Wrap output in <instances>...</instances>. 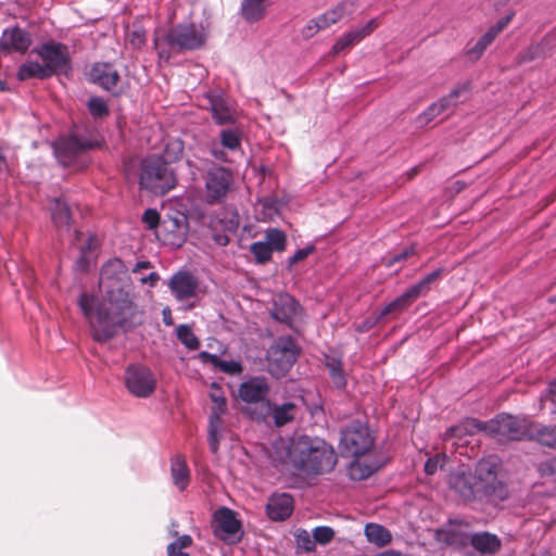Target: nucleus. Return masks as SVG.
Here are the masks:
<instances>
[{
	"mask_svg": "<svg viewBox=\"0 0 556 556\" xmlns=\"http://www.w3.org/2000/svg\"><path fill=\"white\" fill-rule=\"evenodd\" d=\"M93 303H94V298L92 295L83 293L79 296L78 305H79L80 309L83 311L84 316L89 320L90 324H91V321H93V316H94Z\"/></svg>",
	"mask_w": 556,
	"mask_h": 556,
	"instance_id": "obj_49",
	"label": "nucleus"
},
{
	"mask_svg": "<svg viewBox=\"0 0 556 556\" xmlns=\"http://www.w3.org/2000/svg\"><path fill=\"white\" fill-rule=\"evenodd\" d=\"M529 430L531 435L527 440H536L541 445L547 447L556 446V427L543 426L530 420Z\"/></svg>",
	"mask_w": 556,
	"mask_h": 556,
	"instance_id": "obj_28",
	"label": "nucleus"
},
{
	"mask_svg": "<svg viewBox=\"0 0 556 556\" xmlns=\"http://www.w3.org/2000/svg\"><path fill=\"white\" fill-rule=\"evenodd\" d=\"M90 76L93 83L111 92L114 97H119L124 92L121 75L110 63L96 64L91 68Z\"/></svg>",
	"mask_w": 556,
	"mask_h": 556,
	"instance_id": "obj_17",
	"label": "nucleus"
},
{
	"mask_svg": "<svg viewBox=\"0 0 556 556\" xmlns=\"http://www.w3.org/2000/svg\"><path fill=\"white\" fill-rule=\"evenodd\" d=\"M206 35L203 27L195 24H178L170 27L167 33L154 39V47L161 60L169 59L202 48Z\"/></svg>",
	"mask_w": 556,
	"mask_h": 556,
	"instance_id": "obj_2",
	"label": "nucleus"
},
{
	"mask_svg": "<svg viewBox=\"0 0 556 556\" xmlns=\"http://www.w3.org/2000/svg\"><path fill=\"white\" fill-rule=\"evenodd\" d=\"M325 365L334 387L341 390L344 389L346 387V378L341 358L336 356H326Z\"/></svg>",
	"mask_w": 556,
	"mask_h": 556,
	"instance_id": "obj_33",
	"label": "nucleus"
},
{
	"mask_svg": "<svg viewBox=\"0 0 556 556\" xmlns=\"http://www.w3.org/2000/svg\"><path fill=\"white\" fill-rule=\"evenodd\" d=\"M316 250V247L314 244H308L303 249H299L292 256H290L286 264V269L289 273L293 271V266L308 257L311 254H313Z\"/></svg>",
	"mask_w": 556,
	"mask_h": 556,
	"instance_id": "obj_46",
	"label": "nucleus"
},
{
	"mask_svg": "<svg viewBox=\"0 0 556 556\" xmlns=\"http://www.w3.org/2000/svg\"><path fill=\"white\" fill-rule=\"evenodd\" d=\"M442 275V269L438 268L432 273L425 276L415 285L407 288L401 295L396 296L393 301L387 304L380 312V316L383 317L394 312H402L410 306L419 296L426 295L431 285L439 280Z\"/></svg>",
	"mask_w": 556,
	"mask_h": 556,
	"instance_id": "obj_10",
	"label": "nucleus"
},
{
	"mask_svg": "<svg viewBox=\"0 0 556 556\" xmlns=\"http://www.w3.org/2000/svg\"><path fill=\"white\" fill-rule=\"evenodd\" d=\"M515 13L510 12L509 14L505 15L501 20H498L494 25H492L488 30L492 33L495 37L498 36L500 33L504 30V28L507 27V25L511 22L514 18Z\"/></svg>",
	"mask_w": 556,
	"mask_h": 556,
	"instance_id": "obj_54",
	"label": "nucleus"
},
{
	"mask_svg": "<svg viewBox=\"0 0 556 556\" xmlns=\"http://www.w3.org/2000/svg\"><path fill=\"white\" fill-rule=\"evenodd\" d=\"M269 384L264 377H252L240 384L239 397L248 404H257L260 408L251 412V417L255 420H265L269 416L270 401Z\"/></svg>",
	"mask_w": 556,
	"mask_h": 556,
	"instance_id": "obj_8",
	"label": "nucleus"
},
{
	"mask_svg": "<svg viewBox=\"0 0 556 556\" xmlns=\"http://www.w3.org/2000/svg\"><path fill=\"white\" fill-rule=\"evenodd\" d=\"M50 74L46 70L43 64H40L38 62H26L23 65H21L18 72H17V78L20 80H26L30 78H37L40 80H45L50 78Z\"/></svg>",
	"mask_w": 556,
	"mask_h": 556,
	"instance_id": "obj_35",
	"label": "nucleus"
},
{
	"mask_svg": "<svg viewBox=\"0 0 556 556\" xmlns=\"http://www.w3.org/2000/svg\"><path fill=\"white\" fill-rule=\"evenodd\" d=\"M413 253H414V250L412 248L410 249H405L401 253H397V254L391 256L389 260H387L386 265H387V267H391L395 263H399V262H402V261L406 260Z\"/></svg>",
	"mask_w": 556,
	"mask_h": 556,
	"instance_id": "obj_58",
	"label": "nucleus"
},
{
	"mask_svg": "<svg viewBox=\"0 0 556 556\" xmlns=\"http://www.w3.org/2000/svg\"><path fill=\"white\" fill-rule=\"evenodd\" d=\"M469 434V430L467 425H456L447 428L443 434V439L445 441L452 440L454 438L462 439L463 437Z\"/></svg>",
	"mask_w": 556,
	"mask_h": 556,
	"instance_id": "obj_51",
	"label": "nucleus"
},
{
	"mask_svg": "<svg viewBox=\"0 0 556 556\" xmlns=\"http://www.w3.org/2000/svg\"><path fill=\"white\" fill-rule=\"evenodd\" d=\"M123 324L124 319L114 312L113 303H102L97 307L91 321L92 337L98 342H106L116 334V327Z\"/></svg>",
	"mask_w": 556,
	"mask_h": 556,
	"instance_id": "obj_11",
	"label": "nucleus"
},
{
	"mask_svg": "<svg viewBox=\"0 0 556 556\" xmlns=\"http://www.w3.org/2000/svg\"><path fill=\"white\" fill-rule=\"evenodd\" d=\"M435 538L438 541L446 544H452L454 542V534L445 529L437 530Z\"/></svg>",
	"mask_w": 556,
	"mask_h": 556,
	"instance_id": "obj_62",
	"label": "nucleus"
},
{
	"mask_svg": "<svg viewBox=\"0 0 556 556\" xmlns=\"http://www.w3.org/2000/svg\"><path fill=\"white\" fill-rule=\"evenodd\" d=\"M529 424L527 418L500 414L488 422H475L473 426L506 440L521 441L531 435Z\"/></svg>",
	"mask_w": 556,
	"mask_h": 556,
	"instance_id": "obj_7",
	"label": "nucleus"
},
{
	"mask_svg": "<svg viewBox=\"0 0 556 556\" xmlns=\"http://www.w3.org/2000/svg\"><path fill=\"white\" fill-rule=\"evenodd\" d=\"M496 37L490 33L489 30L483 34L479 40L471 47L466 50V55L471 60H479L486 48L494 41Z\"/></svg>",
	"mask_w": 556,
	"mask_h": 556,
	"instance_id": "obj_39",
	"label": "nucleus"
},
{
	"mask_svg": "<svg viewBox=\"0 0 556 556\" xmlns=\"http://www.w3.org/2000/svg\"><path fill=\"white\" fill-rule=\"evenodd\" d=\"M312 21H315V26H316L315 28H316L317 33L321 29H326V28L330 27V25L327 21V17H325L324 14H320L317 17L312 18Z\"/></svg>",
	"mask_w": 556,
	"mask_h": 556,
	"instance_id": "obj_64",
	"label": "nucleus"
},
{
	"mask_svg": "<svg viewBox=\"0 0 556 556\" xmlns=\"http://www.w3.org/2000/svg\"><path fill=\"white\" fill-rule=\"evenodd\" d=\"M240 115L241 113L233 99L225 94L211 93V117L216 125L223 126L237 123Z\"/></svg>",
	"mask_w": 556,
	"mask_h": 556,
	"instance_id": "obj_16",
	"label": "nucleus"
},
{
	"mask_svg": "<svg viewBox=\"0 0 556 556\" xmlns=\"http://www.w3.org/2000/svg\"><path fill=\"white\" fill-rule=\"evenodd\" d=\"M265 242L269 244L271 252H282L286 249L287 237L286 233L278 228H269L265 233Z\"/></svg>",
	"mask_w": 556,
	"mask_h": 556,
	"instance_id": "obj_38",
	"label": "nucleus"
},
{
	"mask_svg": "<svg viewBox=\"0 0 556 556\" xmlns=\"http://www.w3.org/2000/svg\"><path fill=\"white\" fill-rule=\"evenodd\" d=\"M99 146L100 143L97 140L81 139L78 136L72 135L58 140L54 151L60 163L66 166L81 152Z\"/></svg>",
	"mask_w": 556,
	"mask_h": 556,
	"instance_id": "obj_15",
	"label": "nucleus"
},
{
	"mask_svg": "<svg viewBox=\"0 0 556 556\" xmlns=\"http://www.w3.org/2000/svg\"><path fill=\"white\" fill-rule=\"evenodd\" d=\"M170 475L173 483L184 491L190 481V471L186 458L181 454H176L170 458Z\"/></svg>",
	"mask_w": 556,
	"mask_h": 556,
	"instance_id": "obj_25",
	"label": "nucleus"
},
{
	"mask_svg": "<svg viewBox=\"0 0 556 556\" xmlns=\"http://www.w3.org/2000/svg\"><path fill=\"white\" fill-rule=\"evenodd\" d=\"M87 106L90 114L96 118H102L110 114L108 103L100 97H91Z\"/></svg>",
	"mask_w": 556,
	"mask_h": 556,
	"instance_id": "obj_44",
	"label": "nucleus"
},
{
	"mask_svg": "<svg viewBox=\"0 0 556 556\" xmlns=\"http://www.w3.org/2000/svg\"><path fill=\"white\" fill-rule=\"evenodd\" d=\"M471 545L480 552L494 553L501 547V540L489 532L475 533L470 540Z\"/></svg>",
	"mask_w": 556,
	"mask_h": 556,
	"instance_id": "obj_31",
	"label": "nucleus"
},
{
	"mask_svg": "<svg viewBox=\"0 0 556 556\" xmlns=\"http://www.w3.org/2000/svg\"><path fill=\"white\" fill-rule=\"evenodd\" d=\"M127 38L129 43L136 49H140L147 40L146 31L143 28H137L129 31Z\"/></svg>",
	"mask_w": 556,
	"mask_h": 556,
	"instance_id": "obj_52",
	"label": "nucleus"
},
{
	"mask_svg": "<svg viewBox=\"0 0 556 556\" xmlns=\"http://www.w3.org/2000/svg\"><path fill=\"white\" fill-rule=\"evenodd\" d=\"M30 45V34L17 26L4 29L0 38V49L7 52L15 51L24 53L28 50Z\"/></svg>",
	"mask_w": 556,
	"mask_h": 556,
	"instance_id": "obj_20",
	"label": "nucleus"
},
{
	"mask_svg": "<svg viewBox=\"0 0 556 556\" xmlns=\"http://www.w3.org/2000/svg\"><path fill=\"white\" fill-rule=\"evenodd\" d=\"M503 463L497 455L482 457L475 467V480L482 498L503 502L508 498L509 490L502 477Z\"/></svg>",
	"mask_w": 556,
	"mask_h": 556,
	"instance_id": "obj_3",
	"label": "nucleus"
},
{
	"mask_svg": "<svg viewBox=\"0 0 556 556\" xmlns=\"http://www.w3.org/2000/svg\"><path fill=\"white\" fill-rule=\"evenodd\" d=\"M125 384L132 395L146 399L154 392L156 380L148 367L131 364L125 370Z\"/></svg>",
	"mask_w": 556,
	"mask_h": 556,
	"instance_id": "obj_14",
	"label": "nucleus"
},
{
	"mask_svg": "<svg viewBox=\"0 0 556 556\" xmlns=\"http://www.w3.org/2000/svg\"><path fill=\"white\" fill-rule=\"evenodd\" d=\"M211 402L215 404L214 408L218 413H223L226 408V400L223 396H218L216 393H211ZM210 409H213V406H210Z\"/></svg>",
	"mask_w": 556,
	"mask_h": 556,
	"instance_id": "obj_61",
	"label": "nucleus"
},
{
	"mask_svg": "<svg viewBox=\"0 0 556 556\" xmlns=\"http://www.w3.org/2000/svg\"><path fill=\"white\" fill-rule=\"evenodd\" d=\"M441 463L440 455H435L434 457H430L427 459L425 464V472L429 476H432L437 472Z\"/></svg>",
	"mask_w": 556,
	"mask_h": 556,
	"instance_id": "obj_57",
	"label": "nucleus"
},
{
	"mask_svg": "<svg viewBox=\"0 0 556 556\" xmlns=\"http://www.w3.org/2000/svg\"><path fill=\"white\" fill-rule=\"evenodd\" d=\"M355 11V4L353 1L343 0L342 2L338 3L334 8L326 11L323 13L325 17H327V21L329 25H333L341 21L344 16L352 15Z\"/></svg>",
	"mask_w": 556,
	"mask_h": 556,
	"instance_id": "obj_36",
	"label": "nucleus"
},
{
	"mask_svg": "<svg viewBox=\"0 0 556 556\" xmlns=\"http://www.w3.org/2000/svg\"><path fill=\"white\" fill-rule=\"evenodd\" d=\"M142 222L147 225L148 229H155L160 223L159 212L154 208H147L142 214Z\"/></svg>",
	"mask_w": 556,
	"mask_h": 556,
	"instance_id": "obj_53",
	"label": "nucleus"
},
{
	"mask_svg": "<svg viewBox=\"0 0 556 556\" xmlns=\"http://www.w3.org/2000/svg\"><path fill=\"white\" fill-rule=\"evenodd\" d=\"M441 115L440 110L433 102L431 105H429L422 113H420L417 116V122L420 126H425L429 124L431 121H433L437 116Z\"/></svg>",
	"mask_w": 556,
	"mask_h": 556,
	"instance_id": "obj_50",
	"label": "nucleus"
},
{
	"mask_svg": "<svg viewBox=\"0 0 556 556\" xmlns=\"http://www.w3.org/2000/svg\"><path fill=\"white\" fill-rule=\"evenodd\" d=\"M213 521L215 523L213 533L217 539L230 545L242 540V525L233 510L227 507L218 508L213 515Z\"/></svg>",
	"mask_w": 556,
	"mask_h": 556,
	"instance_id": "obj_13",
	"label": "nucleus"
},
{
	"mask_svg": "<svg viewBox=\"0 0 556 556\" xmlns=\"http://www.w3.org/2000/svg\"><path fill=\"white\" fill-rule=\"evenodd\" d=\"M242 136L243 127L239 122L225 124L219 131L222 146L230 151H237L241 148Z\"/></svg>",
	"mask_w": 556,
	"mask_h": 556,
	"instance_id": "obj_26",
	"label": "nucleus"
},
{
	"mask_svg": "<svg viewBox=\"0 0 556 556\" xmlns=\"http://www.w3.org/2000/svg\"><path fill=\"white\" fill-rule=\"evenodd\" d=\"M113 269L114 271H126L125 265L121 258H113L106 263L103 269V275L108 273L109 269Z\"/></svg>",
	"mask_w": 556,
	"mask_h": 556,
	"instance_id": "obj_59",
	"label": "nucleus"
},
{
	"mask_svg": "<svg viewBox=\"0 0 556 556\" xmlns=\"http://www.w3.org/2000/svg\"><path fill=\"white\" fill-rule=\"evenodd\" d=\"M189 200L191 201V210H190V215H191V217H192V216H195V217H197V218H199V219L204 218V216H205V212H204V211H202V210L199 207V205H198V203H197V198H195L194 195H192V194H191V195L189 197Z\"/></svg>",
	"mask_w": 556,
	"mask_h": 556,
	"instance_id": "obj_63",
	"label": "nucleus"
},
{
	"mask_svg": "<svg viewBox=\"0 0 556 556\" xmlns=\"http://www.w3.org/2000/svg\"><path fill=\"white\" fill-rule=\"evenodd\" d=\"M547 55L546 43L538 42L535 45H531L527 50L519 54V63H526L533 61L536 58Z\"/></svg>",
	"mask_w": 556,
	"mask_h": 556,
	"instance_id": "obj_43",
	"label": "nucleus"
},
{
	"mask_svg": "<svg viewBox=\"0 0 556 556\" xmlns=\"http://www.w3.org/2000/svg\"><path fill=\"white\" fill-rule=\"evenodd\" d=\"M378 26H379L378 18H371L363 26L356 27L354 29H351V30L344 33L337 39V41L332 46L331 53L333 55H337V54L341 53L343 50L357 45L363 39H365L367 36L372 34Z\"/></svg>",
	"mask_w": 556,
	"mask_h": 556,
	"instance_id": "obj_19",
	"label": "nucleus"
},
{
	"mask_svg": "<svg viewBox=\"0 0 556 556\" xmlns=\"http://www.w3.org/2000/svg\"><path fill=\"white\" fill-rule=\"evenodd\" d=\"M294 509L293 497L288 493H274L269 496L266 504V514L273 521H283L288 519Z\"/></svg>",
	"mask_w": 556,
	"mask_h": 556,
	"instance_id": "obj_21",
	"label": "nucleus"
},
{
	"mask_svg": "<svg viewBox=\"0 0 556 556\" xmlns=\"http://www.w3.org/2000/svg\"><path fill=\"white\" fill-rule=\"evenodd\" d=\"M168 286L178 301L195 296L199 289L198 279L187 271L176 273L170 278Z\"/></svg>",
	"mask_w": 556,
	"mask_h": 556,
	"instance_id": "obj_23",
	"label": "nucleus"
},
{
	"mask_svg": "<svg viewBox=\"0 0 556 556\" xmlns=\"http://www.w3.org/2000/svg\"><path fill=\"white\" fill-rule=\"evenodd\" d=\"M538 471L541 477H552L556 473V459H548L538 465Z\"/></svg>",
	"mask_w": 556,
	"mask_h": 556,
	"instance_id": "obj_55",
	"label": "nucleus"
},
{
	"mask_svg": "<svg viewBox=\"0 0 556 556\" xmlns=\"http://www.w3.org/2000/svg\"><path fill=\"white\" fill-rule=\"evenodd\" d=\"M338 457L333 446L318 437L306 434L293 438L286 447V459L294 472L305 477L330 472Z\"/></svg>",
	"mask_w": 556,
	"mask_h": 556,
	"instance_id": "obj_1",
	"label": "nucleus"
},
{
	"mask_svg": "<svg viewBox=\"0 0 556 556\" xmlns=\"http://www.w3.org/2000/svg\"><path fill=\"white\" fill-rule=\"evenodd\" d=\"M211 366L227 375H240L243 370L240 361L225 359L211 353Z\"/></svg>",
	"mask_w": 556,
	"mask_h": 556,
	"instance_id": "obj_37",
	"label": "nucleus"
},
{
	"mask_svg": "<svg viewBox=\"0 0 556 556\" xmlns=\"http://www.w3.org/2000/svg\"><path fill=\"white\" fill-rule=\"evenodd\" d=\"M448 485L452 490L459 494L465 501H473L482 498L478 491V484L475 480V475L462 472H454L448 478Z\"/></svg>",
	"mask_w": 556,
	"mask_h": 556,
	"instance_id": "obj_22",
	"label": "nucleus"
},
{
	"mask_svg": "<svg viewBox=\"0 0 556 556\" xmlns=\"http://www.w3.org/2000/svg\"><path fill=\"white\" fill-rule=\"evenodd\" d=\"M33 52L42 60L51 77L56 74H67L72 70L68 47L64 43L50 40L35 48Z\"/></svg>",
	"mask_w": 556,
	"mask_h": 556,
	"instance_id": "obj_9",
	"label": "nucleus"
},
{
	"mask_svg": "<svg viewBox=\"0 0 556 556\" xmlns=\"http://www.w3.org/2000/svg\"><path fill=\"white\" fill-rule=\"evenodd\" d=\"M312 534L316 543L325 545L334 538V530L327 526H319L313 530Z\"/></svg>",
	"mask_w": 556,
	"mask_h": 556,
	"instance_id": "obj_48",
	"label": "nucleus"
},
{
	"mask_svg": "<svg viewBox=\"0 0 556 556\" xmlns=\"http://www.w3.org/2000/svg\"><path fill=\"white\" fill-rule=\"evenodd\" d=\"M51 211H52V220H53L55 227L59 230L68 231L71 228V222H72V212H71L68 204L61 199H56L53 202Z\"/></svg>",
	"mask_w": 556,
	"mask_h": 556,
	"instance_id": "obj_30",
	"label": "nucleus"
},
{
	"mask_svg": "<svg viewBox=\"0 0 556 556\" xmlns=\"http://www.w3.org/2000/svg\"><path fill=\"white\" fill-rule=\"evenodd\" d=\"M250 252L255 257L257 264H266L270 261L273 252L269 249V244L265 241L253 242L250 247Z\"/></svg>",
	"mask_w": 556,
	"mask_h": 556,
	"instance_id": "obj_41",
	"label": "nucleus"
},
{
	"mask_svg": "<svg viewBox=\"0 0 556 556\" xmlns=\"http://www.w3.org/2000/svg\"><path fill=\"white\" fill-rule=\"evenodd\" d=\"M470 90V84L465 83L456 86L447 96L440 98L435 103L441 114L454 108L458 103V99L467 94Z\"/></svg>",
	"mask_w": 556,
	"mask_h": 556,
	"instance_id": "obj_32",
	"label": "nucleus"
},
{
	"mask_svg": "<svg viewBox=\"0 0 556 556\" xmlns=\"http://www.w3.org/2000/svg\"><path fill=\"white\" fill-rule=\"evenodd\" d=\"M192 538L188 534H184L177 538L176 541L172 542L167 546V556H189L188 553L184 552V548L191 546Z\"/></svg>",
	"mask_w": 556,
	"mask_h": 556,
	"instance_id": "obj_42",
	"label": "nucleus"
},
{
	"mask_svg": "<svg viewBox=\"0 0 556 556\" xmlns=\"http://www.w3.org/2000/svg\"><path fill=\"white\" fill-rule=\"evenodd\" d=\"M178 340L189 350H198L200 341L188 325H179L176 329Z\"/></svg>",
	"mask_w": 556,
	"mask_h": 556,
	"instance_id": "obj_40",
	"label": "nucleus"
},
{
	"mask_svg": "<svg viewBox=\"0 0 556 556\" xmlns=\"http://www.w3.org/2000/svg\"><path fill=\"white\" fill-rule=\"evenodd\" d=\"M299 308L300 305L293 296L282 293L275 298L270 314L274 319L290 325L298 315Z\"/></svg>",
	"mask_w": 556,
	"mask_h": 556,
	"instance_id": "obj_24",
	"label": "nucleus"
},
{
	"mask_svg": "<svg viewBox=\"0 0 556 556\" xmlns=\"http://www.w3.org/2000/svg\"><path fill=\"white\" fill-rule=\"evenodd\" d=\"M85 235L81 231L75 230L74 232V244L80 250L81 254H86L96 248V237L88 235L86 242H81Z\"/></svg>",
	"mask_w": 556,
	"mask_h": 556,
	"instance_id": "obj_47",
	"label": "nucleus"
},
{
	"mask_svg": "<svg viewBox=\"0 0 556 556\" xmlns=\"http://www.w3.org/2000/svg\"><path fill=\"white\" fill-rule=\"evenodd\" d=\"M266 0H242L240 14L248 23H255L266 14Z\"/></svg>",
	"mask_w": 556,
	"mask_h": 556,
	"instance_id": "obj_29",
	"label": "nucleus"
},
{
	"mask_svg": "<svg viewBox=\"0 0 556 556\" xmlns=\"http://www.w3.org/2000/svg\"><path fill=\"white\" fill-rule=\"evenodd\" d=\"M298 541L302 543V546L307 551L311 552L315 548V541L314 539H311V535L307 531L303 530L298 534Z\"/></svg>",
	"mask_w": 556,
	"mask_h": 556,
	"instance_id": "obj_56",
	"label": "nucleus"
},
{
	"mask_svg": "<svg viewBox=\"0 0 556 556\" xmlns=\"http://www.w3.org/2000/svg\"><path fill=\"white\" fill-rule=\"evenodd\" d=\"M233 189V174L229 169L225 167L211 169V205L226 199Z\"/></svg>",
	"mask_w": 556,
	"mask_h": 556,
	"instance_id": "obj_18",
	"label": "nucleus"
},
{
	"mask_svg": "<svg viewBox=\"0 0 556 556\" xmlns=\"http://www.w3.org/2000/svg\"><path fill=\"white\" fill-rule=\"evenodd\" d=\"M299 413V407L292 402H286L281 405L270 403L269 415L276 427H283L293 421Z\"/></svg>",
	"mask_w": 556,
	"mask_h": 556,
	"instance_id": "obj_27",
	"label": "nucleus"
},
{
	"mask_svg": "<svg viewBox=\"0 0 556 556\" xmlns=\"http://www.w3.org/2000/svg\"><path fill=\"white\" fill-rule=\"evenodd\" d=\"M184 152V143L181 140L174 139L166 143L165 146V156H163L168 164L170 165V162L177 161L182 156Z\"/></svg>",
	"mask_w": 556,
	"mask_h": 556,
	"instance_id": "obj_45",
	"label": "nucleus"
},
{
	"mask_svg": "<svg viewBox=\"0 0 556 556\" xmlns=\"http://www.w3.org/2000/svg\"><path fill=\"white\" fill-rule=\"evenodd\" d=\"M300 354V348L290 337L277 338L266 352L268 372L279 379L285 377Z\"/></svg>",
	"mask_w": 556,
	"mask_h": 556,
	"instance_id": "obj_6",
	"label": "nucleus"
},
{
	"mask_svg": "<svg viewBox=\"0 0 556 556\" xmlns=\"http://www.w3.org/2000/svg\"><path fill=\"white\" fill-rule=\"evenodd\" d=\"M315 21L309 20L302 28L301 35L304 39H309L317 34Z\"/></svg>",
	"mask_w": 556,
	"mask_h": 556,
	"instance_id": "obj_60",
	"label": "nucleus"
},
{
	"mask_svg": "<svg viewBox=\"0 0 556 556\" xmlns=\"http://www.w3.org/2000/svg\"><path fill=\"white\" fill-rule=\"evenodd\" d=\"M374 444V432L366 422L353 420L341 430L339 448L344 457L358 458L371 451Z\"/></svg>",
	"mask_w": 556,
	"mask_h": 556,
	"instance_id": "obj_5",
	"label": "nucleus"
},
{
	"mask_svg": "<svg viewBox=\"0 0 556 556\" xmlns=\"http://www.w3.org/2000/svg\"><path fill=\"white\" fill-rule=\"evenodd\" d=\"M365 535L370 543L380 547L389 544L392 540V535L386 527L374 522L365 526Z\"/></svg>",
	"mask_w": 556,
	"mask_h": 556,
	"instance_id": "obj_34",
	"label": "nucleus"
},
{
	"mask_svg": "<svg viewBox=\"0 0 556 556\" xmlns=\"http://www.w3.org/2000/svg\"><path fill=\"white\" fill-rule=\"evenodd\" d=\"M240 225L238 210L233 205L223 207L211 216V237L220 247L229 242L231 235H235Z\"/></svg>",
	"mask_w": 556,
	"mask_h": 556,
	"instance_id": "obj_12",
	"label": "nucleus"
},
{
	"mask_svg": "<svg viewBox=\"0 0 556 556\" xmlns=\"http://www.w3.org/2000/svg\"><path fill=\"white\" fill-rule=\"evenodd\" d=\"M139 185L155 195H164L176 187L177 177L164 157L151 155L140 163Z\"/></svg>",
	"mask_w": 556,
	"mask_h": 556,
	"instance_id": "obj_4",
	"label": "nucleus"
}]
</instances>
